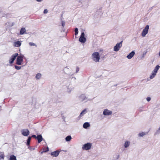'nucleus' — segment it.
<instances>
[{
    "label": "nucleus",
    "mask_w": 160,
    "mask_h": 160,
    "mask_svg": "<svg viewBox=\"0 0 160 160\" xmlns=\"http://www.w3.org/2000/svg\"><path fill=\"white\" fill-rule=\"evenodd\" d=\"M92 60L96 62H98L100 59L99 53L98 52H95L92 53Z\"/></svg>",
    "instance_id": "1"
},
{
    "label": "nucleus",
    "mask_w": 160,
    "mask_h": 160,
    "mask_svg": "<svg viewBox=\"0 0 160 160\" xmlns=\"http://www.w3.org/2000/svg\"><path fill=\"white\" fill-rule=\"evenodd\" d=\"M159 130H160V128H159Z\"/></svg>",
    "instance_id": "40"
},
{
    "label": "nucleus",
    "mask_w": 160,
    "mask_h": 160,
    "mask_svg": "<svg viewBox=\"0 0 160 160\" xmlns=\"http://www.w3.org/2000/svg\"><path fill=\"white\" fill-rule=\"evenodd\" d=\"M21 45V43L20 41L15 42L14 43V46L16 47H19Z\"/></svg>",
    "instance_id": "11"
},
{
    "label": "nucleus",
    "mask_w": 160,
    "mask_h": 160,
    "mask_svg": "<svg viewBox=\"0 0 160 160\" xmlns=\"http://www.w3.org/2000/svg\"><path fill=\"white\" fill-rule=\"evenodd\" d=\"M49 151V148L48 147H47L46 148H44L43 151L41 153H42L43 152H47Z\"/></svg>",
    "instance_id": "22"
},
{
    "label": "nucleus",
    "mask_w": 160,
    "mask_h": 160,
    "mask_svg": "<svg viewBox=\"0 0 160 160\" xmlns=\"http://www.w3.org/2000/svg\"><path fill=\"white\" fill-rule=\"evenodd\" d=\"M29 45L30 46H36V45H35V44L33 42H29Z\"/></svg>",
    "instance_id": "28"
},
{
    "label": "nucleus",
    "mask_w": 160,
    "mask_h": 160,
    "mask_svg": "<svg viewBox=\"0 0 160 160\" xmlns=\"http://www.w3.org/2000/svg\"><path fill=\"white\" fill-rule=\"evenodd\" d=\"M15 68L17 70H19L21 68V67L20 66H18L16 65L15 66Z\"/></svg>",
    "instance_id": "27"
},
{
    "label": "nucleus",
    "mask_w": 160,
    "mask_h": 160,
    "mask_svg": "<svg viewBox=\"0 0 160 160\" xmlns=\"http://www.w3.org/2000/svg\"><path fill=\"white\" fill-rule=\"evenodd\" d=\"M156 74V73L152 72V74L150 76V78L151 79H152L153 78H154L155 77Z\"/></svg>",
    "instance_id": "18"
},
{
    "label": "nucleus",
    "mask_w": 160,
    "mask_h": 160,
    "mask_svg": "<svg viewBox=\"0 0 160 160\" xmlns=\"http://www.w3.org/2000/svg\"><path fill=\"white\" fill-rule=\"evenodd\" d=\"M78 33V28H76L75 29V35H76Z\"/></svg>",
    "instance_id": "26"
},
{
    "label": "nucleus",
    "mask_w": 160,
    "mask_h": 160,
    "mask_svg": "<svg viewBox=\"0 0 160 160\" xmlns=\"http://www.w3.org/2000/svg\"><path fill=\"white\" fill-rule=\"evenodd\" d=\"M22 134L24 136H28L29 134V131L28 129H24L21 131Z\"/></svg>",
    "instance_id": "7"
},
{
    "label": "nucleus",
    "mask_w": 160,
    "mask_h": 160,
    "mask_svg": "<svg viewBox=\"0 0 160 160\" xmlns=\"http://www.w3.org/2000/svg\"><path fill=\"white\" fill-rule=\"evenodd\" d=\"M127 57L129 59H130V53L127 56Z\"/></svg>",
    "instance_id": "35"
},
{
    "label": "nucleus",
    "mask_w": 160,
    "mask_h": 160,
    "mask_svg": "<svg viewBox=\"0 0 160 160\" xmlns=\"http://www.w3.org/2000/svg\"><path fill=\"white\" fill-rule=\"evenodd\" d=\"M65 24V22L64 21H62V26H63V27H64V26Z\"/></svg>",
    "instance_id": "29"
},
{
    "label": "nucleus",
    "mask_w": 160,
    "mask_h": 160,
    "mask_svg": "<svg viewBox=\"0 0 160 160\" xmlns=\"http://www.w3.org/2000/svg\"><path fill=\"white\" fill-rule=\"evenodd\" d=\"M22 60L23 57L22 56H18L17 59V64L18 65H21Z\"/></svg>",
    "instance_id": "6"
},
{
    "label": "nucleus",
    "mask_w": 160,
    "mask_h": 160,
    "mask_svg": "<svg viewBox=\"0 0 160 160\" xmlns=\"http://www.w3.org/2000/svg\"><path fill=\"white\" fill-rule=\"evenodd\" d=\"M79 70V68L78 67H77L76 68V72L77 73Z\"/></svg>",
    "instance_id": "31"
},
{
    "label": "nucleus",
    "mask_w": 160,
    "mask_h": 160,
    "mask_svg": "<svg viewBox=\"0 0 160 160\" xmlns=\"http://www.w3.org/2000/svg\"><path fill=\"white\" fill-rule=\"evenodd\" d=\"M92 147V144L90 143H87L84 144L82 147V148L83 150H88L90 149Z\"/></svg>",
    "instance_id": "3"
},
{
    "label": "nucleus",
    "mask_w": 160,
    "mask_h": 160,
    "mask_svg": "<svg viewBox=\"0 0 160 160\" xmlns=\"http://www.w3.org/2000/svg\"><path fill=\"white\" fill-rule=\"evenodd\" d=\"M31 140V137L29 136L28 137V139L27 140V145L28 146L30 145V143Z\"/></svg>",
    "instance_id": "19"
},
{
    "label": "nucleus",
    "mask_w": 160,
    "mask_h": 160,
    "mask_svg": "<svg viewBox=\"0 0 160 160\" xmlns=\"http://www.w3.org/2000/svg\"><path fill=\"white\" fill-rule=\"evenodd\" d=\"M129 142L127 141L125 143L124 146L125 148H127L129 146Z\"/></svg>",
    "instance_id": "23"
},
{
    "label": "nucleus",
    "mask_w": 160,
    "mask_h": 160,
    "mask_svg": "<svg viewBox=\"0 0 160 160\" xmlns=\"http://www.w3.org/2000/svg\"><path fill=\"white\" fill-rule=\"evenodd\" d=\"M41 77V74L40 73H38L36 74V78L37 79H39Z\"/></svg>",
    "instance_id": "20"
},
{
    "label": "nucleus",
    "mask_w": 160,
    "mask_h": 160,
    "mask_svg": "<svg viewBox=\"0 0 160 160\" xmlns=\"http://www.w3.org/2000/svg\"><path fill=\"white\" fill-rule=\"evenodd\" d=\"M90 126V124L88 122H85L83 125V127L84 128H87L88 127Z\"/></svg>",
    "instance_id": "16"
},
{
    "label": "nucleus",
    "mask_w": 160,
    "mask_h": 160,
    "mask_svg": "<svg viewBox=\"0 0 160 160\" xmlns=\"http://www.w3.org/2000/svg\"><path fill=\"white\" fill-rule=\"evenodd\" d=\"M85 34L83 32L82 33L80 37H84Z\"/></svg>",
    "instance_id": "30"
},
{
    "label": "nucleus",
    "mask_w": 160,
    "mask_h": 160,
    "mask_svg": "<svg viewBox=\"0 0 160 160\" xmlns=\"http://www.w3.org/2000/svg\"><path fill=\"white\" fill-rule=\"evenodd\" d=\"M87 112L86 109H84L80 113V115L79 116V117H81L83 116V115L85 114Z\"/></svg>",
    "instance_id": "14"
},
{
    "label": "nucleus",
    "mask_w": 160,
    "mask_h": 160,
    "mask_svg": "<svg viewBox=\"0 0 160 160\" xmlns=\"http://www.w3.org/2000/svg\"><path fill=\"white\" fill-rule=\"evenodd\" d=\"M149 28V26L148 25L145 26L144 28L143 29L141 34L142 37H145L146 35L148 33Z\"/></svg>",
    "instance_id": "2"
},
{
    "label": "nucleus",
    "mask_w": 160,
    "mask_h": 160,
    "mask_svg": "<svg viewBox=\"0 0 160 160\" xmlns=\"http://www.w3.org/2000/svg\"><path fill=\"white\" fill-rule=\"evenodd\" d=\"M9 160H17L16 157L12 155L10 156Z\"/></svg>",
    "instance_id": "17"
},
{
    "label": "nucleus",
    "mask_w": 160,
    "mask_h": 160,
    "mask_svg": "<svg viewBox=\"0 0 160 160\" xmlns=\"http://www.w3.org/2000/svg\"><path fill=\"white\" fill-rule=\"evenodd\" d=\"M79 41L81 42H85L86 41V39L85 37H80Z\"/></svg>",
    "instance_id": "13"
},
{
    "label": "nucleus",
    "mask_w": 160,
    "mask_h": 160,
    "mask_svg": "<svg viewBox=\"0 0 160 160\" xmlns=\"http://www.w3.org/2000/svg\"><path fill=\"white\" fill-rule=\"evenodd\" d=\"M59 152H60L57 150L54 152H52L51 153V155L53 157H56L58 155Z\"/></svg>",
    "instance_id": "9"
},
{
    "label": "nucleus",
    "mask_w": 160,
    "mask_h": 160,
    "mask_svg": "<svg viewBox=\"0 0 160 160\" xmlns=\"http://www.w3.org/2000/svg\"><path fill=\"white\" fill-rule=\"evenodd\" d=\"M32 137L36 139V138H37V137L36 135H32Z\"/></svg>",
    "instance_id": "33"
},
{
    "label": "nucleus",
    "mask_w": 160,
    "mask_h": 160,
    "mask_svg": "<svg viewBox=\"0 0 160 160\" xmlns=\"http://www.w3.org/2000/svg\"><path fill=\"white\" fill-rule=\"evenodd\" d=\"M18 53H17L13 54L10 59L9 61V63L10 64L12 63L16 59V57L18 56Z\"/></svg>",
    "instance_id": "5"
},
{
    "label": "nucleus",
    "mask_w": 160,
    "mask_h": 160,
    "mask_svg": "<svg viewBox=\"0 0 160 160\" xmlns=\"http://www.w3.org/2000/svg\"><path fill=\"white\" fill-rule=\"evenodd\" d=\"M119 158V155H117L116 159H118Z\"/></svg>",
    "instance_id": "37"
},
{
    "label": "nucleus",
    "mask_w": 160,
    "mask_h": 160,
    "mask_svg": "<svg viewBox=\"0 0 160 160\" xmlns=\"http://www.w3.org/2000/svg\"><path fill=\"white\" fill-rule=\"evenodd\" d=\"M0 157H1V158H3H3H4V155H1L0 156Z\"/></svg>",
    "instance_id": "36"
},
{
    "label": "nucleus",
    "mask_w": 160,
    "mask_h": 160,
    "mask_svg": "<svg viewBox=\"0 0 160 160\" xmlns=\"http://www.w3.org/2000/svg\"><path fill=\"white\" fill-rule=\"evenodd\" d=\"M144 54H143V56H142V57H143L144 56Z\"/></svg>",
    "instance_id": "39"
},
{
    "label": "nucleus",
    "mask_w": 160,
    "mask_h": 160,
    "mask_svg": "<svg viewBox=\"0 0 160 160\" xmlns=\"http://www.w3.org/2000/svg\"><path fill=\"white\" fill-rule=\"evenodd\" d=\"M37 138L38 143H40L43 140L42 137L41 135H38Z\"/></svg>",
    "instance_id": "10"
},
{
    "label": "nucleus",
    "mask_w": 160,
    "mask_h": 160,
    "mask_svg": "<svg viewBox=\"0 0 160 160\" xmlns=\"http://www.w3.org/2000/svg\"><path fill=\"white\" fill-rule=\"evenodd\" d=\"M72 139V138L70 136H68L66 138L65 140L67 141H69Z\"/></svg>",
    "instance_id": "21"
},
{
    "label": "nucleus",
    "mask_w": 160,
    "mask_h": 160,
    "mask_svg": "<svg viewBox=\"0 0 160 160\" xmlns=\"http://www.w3.org/2000/svg\"><path fill=\"white\" fill-rule=\"evenodd\" d=\"M145 134V133L144 132H142L141 133H140L139 134V136L142 137H143Z\"/></svg>",
    "instance_id": "24"
},
{
    "label": "nucleus",
    "mask_w": 160,
    "mask_h": 160,
    "mask_svg": "<svg viewBox=\"0 0 160 160\" xmlns=\"http://www.w3.org/2000/svg\"><path fill=\"white\" fill-rule=\"evenodd\" d=\"M48 12V10L47 9H45L44 10L43 13L44 14H46V13H47Z\"/></svg>",
    "instance_id": "32"
},
{
    "label": "nucleus",
    "mask_w": 160,
    "mask_h": 160,
    "mask_svg": "<svg viewBox=\"0 0 160 160\" xmlns=\"http://www.w3.org/2000/svg\"><path fill=\"white\" fill-rule=\"evenodd\" d=\"M26 32L25 28H22L20 31V34L21 35L23 34Z\"/></svg>",
    "instance_id": "15"
},
{
    "label": "nucleus",
    "mask_w": 160,
    "mask_h": 160,
    "mask_svg": "<svg viewBox=\"0 0 160 160\" xmlns=\"http://www.w3.org/2000/svg\"><path fill=\"white\" fill-rule=\"evenodd\" d=\"M147 100L148 101V102H149L151 100V98H150V97H148L147 98Z\"/></svg>",
    "instance_id": "34"
},
{
    "label": "nucleus",
    "mask_w": 160,
    "mask_h": 160,
    "mask_svg": "<svg viewBox=\"0 0 160 160\" xmlns=\"http://www.w3.org/2000/svg\"><path fill=\"white\" fill-rule=\"evenodd\" d=\"M135 54V52L134 51H132L131 52V58Z\"/></svg>",
    "instance_id": "25"
},
{
    "label": "nucleus",
    "mask_w": 160,
    "mask_h": 160,
    "mask_svg": "<svg viewBox=\"0 0 160 160\" xmlns=\"http://www.w3.org/2000/svg\"><path fill=\"white\" fill-rule=\"evenodd\" d=\"M122 41L116 44V46L114 47V50L115 51H118L122 46Z\"/></svg>",
    "instance_id": "4"
},
{
    "label": "nucleus",
    "mask_w": 160,
    "mask_h": 160,
    "mask_svg": "<svg viewBox=\"0 0 160 160\" xmlns=\"http://www.w3.org/2000/svg\"><path fill=\"white\" fill-rule=\"evenodd\" d=\"M159 56H160V51L159 53Z\"/></svg>",
    "instance_id": "38"
},
{
    "label": "nucleus",
    "mask_w": 160,
    "mask_h": 160,
    "mask_svg": "<svg viewBox=\"0 0 160 160\" xmlns=\"http://www.w3.org/2000/svg\"><path fill=\"white\" fill-rule=\"evenodd\" d=\"M160 68V66H159L158 65H157L152 72L157 73L158 70Z\"/></svg>",
    "instance_id": "12"
},
{
    "label": "nucleus",
    "mask_w": 160,
    "mask_h": 160,
    "mask_svg": "<svg viewBox=\"0 0 160 160\" xmlns=\"http://www.w3.org/2000/svg\"><path fill=\"white\" fill-rule=\"evenodd\" d=\"M112 112L107 109H105L103 112V114L105 115H109L112 114Z\"/></svg>",
    "instance_id": "8"
}]
</instances>
